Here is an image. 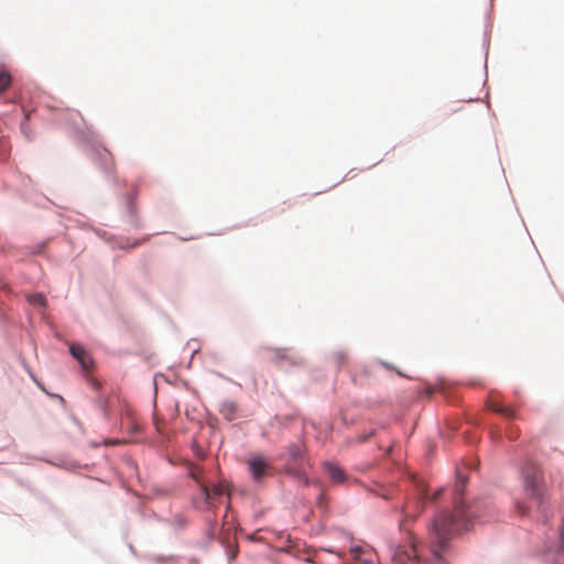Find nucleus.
Segmentation results:
<instances>
[{"instance_id": "obj_1", "label": "nucleus", "mask_w": 564, "mask_h": 564, "mask_svg": "<svg viewBox=\"0 0 564 564\" xmlns=\"http://www.w3.org/2000/svg\"><path fill=\"white\" fill-rule=\"evenodd\" d=\"M471 511H466L463 506H456L453 512L438 513L430 524V538L432 540V553L441 560L442 552L448 541L458 532L468 530Z\"/></svg>"}, {"instance_id": "obj_2", "label": "nucleus", "mask_w": 564, "mask_h": 564, "mask_svg": "<svg viewBox=\"0 0 564 564\" xmlns=\"http://www.w3.org/2000/svg\"><path fill=\"white\" fill-rule=\"evenodd\" d=\"M521 476L524 491L536 506V509L544 513L549 497L540 466L531 460L525 462L521 469Z\"/></svg>"}, {"instance_id": "obj_3", "label": "nucleus", "mask_w": 564, "mask_h": 564, "mask_svg": "<svg viewBox=\"0 0 564 564\" xmlns=\"http://www.w3.org/2000/svg\"><path fill=\"white\" fill-rule=\"evenodd\" d=\"M247 466L252 480L258 484L273 474V466L262 456L249 457L247 459Z\"/></svg>"}, {"instance_id": "obj_4", "label": "nucleus", "mask_w": 564, "mask_h": 564, "mask_svg": "<svg viewBox=\"0 0 564 564\" xmlns=\"http://www.w3.org/2000/svg\"><path fill=\"white\" fill-rule=\"evenodd\" d=\"M69 352L80 364L83 369L89 370L93 367V359L82 345L72 344Z\"/></svg>"}, {"instance_id": "obj_5", "label": "nucleus", "mask_w": 564, "mask_h": 564, "mask_svg": "<svg viewBox=\"0 0 564 564\" xmlns=\"http://www.w3.org/2000/svg\"><path fill=\"white\" fill-rule=\"evenodd\" d=\"M200 490L204 495L205 502L210 505L216 498L221 497L225 492V486L223 484L214 485L212 488L205 484H199Z\"/></svg>"}, {"instance_id": "obj_6", "label": "nucleus", "mask_w": 564, "mask_h": 564, "mask_svg": "<svg viewBox=\"0 0 564 564\" xmlns=\"http://www.w3.org/2000/svg\"><path fill=\"white\" fill-rule=\"evenodd\" d=\"M324 468L327 471L329 478L334 484H341L345 481L346 476L341 468H339L337 465L326 462L324 464Z\"/></svg>"}, {"instance_id": "obj_7", "label": "nucleus", "mask_w": 564, "mask_h": 564, "mask_svg": "<svg viewBox=\"0 0 564 564\" xmlns=\"http://www.w3.org/2000/svg\"><path fill=\"white\" fill-rule=\"evenodd\" d=\"M117 400H118V398L115 394L99 398L98 405L101 409V411L106 417H109L111 415L112 409H113V403Z\"/></svg>"}, {"instance_id": "obj_8", "label": "nucleus", "mask_w": 564, "mask_h": 564, "mask_svg": "<svg viewBox=\"0 0 564 564\" xmlns=\"http://www.w3.org/2000/svg\"><path fill=\"white\" fill-rule=\"evenodd\" d=\"M489 409L496 413H499L508 419H514L516 417V411L511 408L503 406L499 403L491 402L489 404Z\"/></svg>"}, {"instance_id": "obj_9", "label": "nucleus", "mask_w": 564, "mask_h": 564, "mask_svg": "<svg viewBox=\"0 0 564 564\" xmlns=\"http://www.w3.org/2000/svg\"><path fill=\"white\" fill-rule=\"evenodd\" d=\"M101 166L106 172H112L113 170V160L110 152L107 150H102L99 152Z\"/></svg>"}, {"instance_id": "obj_10", "label": "nucleus", "mask_w": 564, "mask_h": 564, "mask_svg": "<svg viewBox=\"0 0 564 564\" xmlns=\"http://www.w3.org/2000/svg\"><path fill=\"white\" fill-rule=\"evenodd\" d=\"M289 454L293 460H300L304 456L303 445L300 443L291 444L289 446Z\"/></svg>"}, {"instance_id": "obj_11", "label": "nucleus", "mask_w": 564, "mask_h": 564, "mask_svg": "<svg viewBox=\"0 0 564 564\" xmlns=\"http://www.w3.org/2000/svg\"><path fill=\"white\" fill-rule=\"evenodd\" d=\"M11 75L3 68H0V93L6 91L11 85Z\"/></svg>"}, {"instance_id": "obj_12", "label": "nucleus", "mask_w": 564, "mask_h": 564, "mask_svg": "<svg viewBox=\"0 0 564 564\" xmlns=\"http://www.w3.org/2000/svg\"><path fill=\"white\" fill-rule=\"evenodd\" d=\"M466 482L467 478L460 471H457V479L455 484V491L457 495H463Z\"/></svg>"}, {"instance_id": "obj_13", "label": "nucleus", "mask_w": 564, "mask_h": 564, "mask_svg": "<svg viewBox=\"0 0 564 564\" xmlns=\"http://www.w3.org/2000/svg\"><path fill=\"white\" fill-rule=\"evenodd\" d=\"M28 301L33 305L45 306L46 299L41 293L31 294L28 296Z\"/></svg>"}, {"instance_id": "obj_14", "label": "nucleus", "mask_w": 564, "mask_h": 564, "mask_svg": "<svg viewBox=\"0 0 564 564\" xmlns=\"http://www.w3.org/2000/svg\"><path fill=\"white\" fill-rule=\"evenodd\" d=\"M400 557L403 556L404 560L406 561H411V560H414L416 558V549H415V543L413 542L411 547L409 550H405L403 552H401L400 554H398Z\"/></svg>"}, {"instance_id": "obj_15", "label": "nucleus", "mask_w": 564, "mask_h": 564, "mask_svg": "<svg viewBox=\"0 0 564 564\" xmlns=\"http://www.w3.org/2000/svg\"><path fill=\"white\" fill-rule=\"evenodd\" d=\"M270 352L272 355L271 356L272 360H274L276 362L286 358V350H284V349H272Z\"/></svg>"}, {"instance_id": "obj_16", "label": "nucleus", "mask_w": 564, "mask_h": 564, "mask_svg": "<svg viewBox=\"0 0 564 564\" xmlns=\"http://www.w3.org/2000/svg\"><path fill=\"white\" fill-rule=\"evenodd\" d=\"M517 510L521 516L529 514V507L522 502H517Z\"/></svg>"}, {"instance_id": "obj_17", "label": "nucleus", "mask_w": 564, "mask_h": 564, "mask_svg": "<svg viewBox=\"0 0 564 564\" xmlns=\"http://www.w3.org/2000/svg\"><path fill=\"white\" fill-rule=\"evenodd\" d=\"M235 411V405L232 403L224 404L223 412L227 415V412L231 413Z\"/></svg>"}, {"instance_id": "obj_18", "label": "nucleus", "mask_w": 564, "mask_h": 564, "mask_svg": "<svg viewBox=\"0 0 564 564\" xmlns=\"http://www.w3.org/2000/svg\"><path fill=\"white\" fill-rule=\"evenodd\" d=\"M88 382L95 390H98L100 388V382L95 378H90Z\"/></svg>"}, {"instance_id": "obj_19", "label": "nucleus", "mask_w": 564, "mask_h": 564, "mask_svg": "<svg viewBox=\"0 0 564 564\" xmlns=\"http://www.w3.org/2000/svg\"><path fill=\"white\" fill-rule=\"evenodd\" d=\"M560 539H561V551L564 552V523H563L561 532H560Z\"/></svg>"}, {"instance_id": "obj_20", "label": "nucleus", "mask_w": 564, "mask_h": 564, "mask_svg": "<svg viewBox=\"0 0 564 564\" xmlns=\"http://www.w3.org/2000/svg\"><path fill=\"white\" fill-rule=\"evenodd\" d=\"M191 474L193 478L197 479L196 473L194 470Z\"/></svg>"}]
</instances>
